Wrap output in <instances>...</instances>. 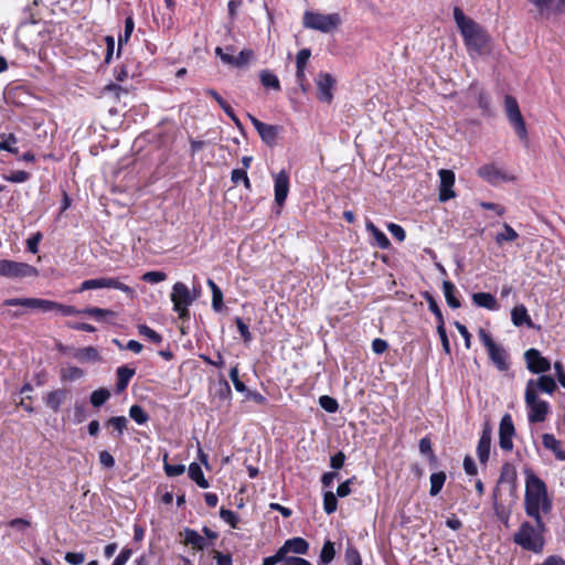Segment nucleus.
<instances>
[{
  "label": "nucleus",
  "mask_w": 565,
  "mask_h": 565,
  "mask_svg": "<svg viewBox=\"0 0 565 565\" xmlns=\"http://www.w3.org/2000/svg\"><path fill=\"white\" fill-rule=\"evenodd\" d=\"M454 20L471 57L481 56L489 51L491 36L481 24L467 17L459 7L454 8Z\"/></svg>",
  "instance_id": "f257e3e1"
},
{
  "label": "nucleus",
  "mask_w": 565,
  "mask_h": 565,
  "mask_svg": "<svg viewBox=\"0 0 565 565\" xmlns=\"http://www.w3.org/2000/svg\"><path fill=\"white\" fill-rule=\"evenodd\" d=\"M524 508L532 519L542 518L552 510V500L548 498L545 482L533 471H526Z\"/></svg>",
  "instance_id": "f03ea898"
},
{
  "label": "nucleus",
  "mask_w": 565,
  "mask_h": 565,
  "mask_svg": "<svg viewBox=\"0 0 565 565\" xmlns=\"http://www.w3.org/2000/svg\"><path fill=\"white\" fill-rule=\"evenodd\" d=\"M534 524L527 521L521 523L519 530L513 535L516 545L525 551L541 554L544 550L546 526L542 518L533 519Z\"/></svg>",
  "instance_id": "7ed1b4c3"
},
{
  "label": "nucleus",
  "mask_w": 565,
  "mask_h": 565,
  "mask_svg": "<svg viewBox=\"0 0 565 565\" xmlns=\"http://www.w3.org/2000/svg\"><path fill=\"white\" fill-rule=\"evenodd\" d=\"M341 24L339 13H321L307 10L302 17V25L306 29L316 30L322 33L333 32Z\"/></svg>",
  "instance_id": "20e7f679"
},
{
  "label": "nucleus",
  "mask_w": 565,
  "mask_h": 565,
  "mask_svg": "<svg viewBox=\"0 0 565 565\" xmlns=\"http://www.w3.org/2000/svg\"><path fill=\"white\" fill-rule=\"evenodd\" d=\"M479 338L488 350V354L492 363L499 371H507L510 366L509 354L502 345L497 344L491 335L484 330H479Z\"/></svg>",
  "instance_id": "39448f33"
},
{
  "label": "nucleus",
  "mask_w": 565,
  "mask_h": 565,
  "mask_svg": "<svg viewBox=\"0 0 565 565\" xmlns=\"http://www.w3.org/2000/svg\"><path fill=\"white\" fill-rule=\"evenodd\" d=\"M171 301L173 310L178 313L180 319H188L190 316L189 307L194 301L195 297L191 295L190 289L183 282H175L172 287Z\"/></svg>",
  "instance_id": "423d86ee"
},
{
  "label": "nucleus",
  "mask_w": 565,
  "mask_h": 565,
  "mask_svg": "<svg viewBox=\"0 0 565 565\" xmlns=\"http://www.w3.org/2000/svg\"><path fill=\"white\" fill-rule=\"evenodd\" d=\"M39 271L35 267L11 259H0V276L7 278H26L35 277Z\"/></svg>",
  "instance_id": "0eeeda50"
},
{
  "label": "nucleus",
  "mask_w": 565,
  "mask_h": 565,
  "mask_svg": "<svg viewBox=\"0 0 565 565\" xmlns=\"http://www.w3.org/2000/svg\"><path fill=\"white\" fill-rule=\"evenodd\" d=\"M524 401L527 408V418L530 423H542L550 413L547 402L540 399L534 393L525 392Z\"/></svg>",
  "instance_id": "6e6552de"
},
{
  "label": "nucleus",
  "mask_w": 565,
  "mask_h": 565,
  "mask_svg": "<svg viewBox=\"0 0 565 565\" xmlns=\"http://www.w3.org/2000/svg\"><path fill=\"white\" fill-rule=\"evenodd\" d=\"M504 108L508 119L514 127L516 135L522 140L526 139V127L516 99L513 96L507 95L504 97Z\"/></svg>",
  "instance_id": "1a4fd4ad"
},
{
  "label": "nucleus",
  "mask_w": 565,
  "mask_h": 565,
  "mask_svg": "<svg viewBox=\"0 0 565 565\" xmlns=\"http://www.w3.org/2000/svg\"><path fill=\"white\" fill-rule=\"evenodd\" d=\"M477 174L491 185H498L502 182H512L515 180L514 175L509 174L507 171L493 163L481 166L478 169Z\"/></svg>",
  "instance_id": "9d476101"
},
{
  "label": "nucleus",
  "mask_w": 565,
  "mask_h": 565,
  "mask_svg": "<svg viewBox=\"0 0 565 565\" xmlns=\"http://www.w3.org/2000/svg\"><path fill=\"white\" fill-rule=\"evenodd\" d=\"M527 370L533 374H543L551 369L550 361L537 349H529L524 353Z\"/></svg>",
  "instance_id": "9b49d317"
},
{
  "label": "nucleus",
  "mask_w": 565,
  "mask_h": 565,
  "mask_svg": "<svg viewBox=\"0 0 565 565\" xmlns=\"http://www.w3.org/2000/svg\"><path fill=\"white\" fill-rule=\"evenodd\" d=\"M3 305L8 307L21 306L31 310L49 312L50 307L52 306V300L42 298H10L6 299Z\"/></svg>",
  "instance_id": "f8f14e48"
},
{
  "label": "nucleus",
  "mask_w": 565,
  "mask_h": 565,
  "mask_svg": "<svg viewBox=\"0 0 565 565\" xmlns=\"http://www.w3.org/2000/svg\"><path fill=\"white\" fill-rule=\"evenodd\" d=\"M557 388L555 380L550 375L541 374L537 379H530L525 385V392H532L539 396V392L552 395Z\"/></svg>",
  "instance_id": "ddd939ff"
},
{
  "label": "nucleus",
  "mask_w": 565,
  "mask_h": 565,
  "mask_svg": "<svg viewBox=\"0 0 565 565\" xmlns=\"http://www.w3.org/2000/svg\"><path fill=\"white\" fill-rule=\"evenodd\" d=\"M318 98L320 102L330 104L333 99L335 79L329 73H319L316 78Z\"/></svg>",
  "instance_id": "4468645a"
},
{
  "label": "nucleus",
  "mask_w": 565,
  "mask_h": 565,
  "mask_svg": "<svg viewBox=\"0 0 565 565\" xmlns=\"http://www.w3.org/2000/svg\"><path fill=\"white\" fill-rule=\"evenodd\" d=\"M439 177V201L447 202L456 196L452 190L455 185V173L452 170L440 169L438 171Z\"/></svg>",
  "instance_id": "2eb2a0df"
},
{
  "label": "nucleus",
  "mask_w": 565,
  "mask_h": 565,
  "mask_svg": "<svg viewBox=\"0 0 565 565\" xmlns=\"http://www.w3.org/2000/svg\"><path fill=\"white\" fill-rule=\"evenodd\" d=\"M247 117L265 143L268 146L276 145L279 131L277 126L265 124L250 114Z\"/></svg>",
  "instance_id": "dca6fc26"
},
{
  "label": "nucleus",
  "mask_w": 565,
  "mask_h": 565,
  "mask_svg": "<svg viewBox=\"0 0 565 565\" xmlns=\"http://www.w3.org/2000/svg\"><path fill=\"white\" fill-rule=\"evenodd\" d=\"M71 398L70 391L66 388H56L47 392L43 396V402L47 408L58 413L61 407Z\"/></svg>",
  "instance_id": "f3484780"
},
{
  "label": "nucleus",
  "mask_w": 565,
  "mask_h": 565,
  "mask_svg": "<svg viewBox=\"0 0 565 565\" xmlns=\"http://www.w3.org/2000/svg\"><path fill=\"white\" fill-rule=\"evenodd\" d=\"M274 182L275 202L281 206L284 205L289 192V175L287 171L281 170L274 174Z\"/></svg>",
  "instance_id": "a211bd4d"
},
{
  "label": "nucleus",
  "mask_w": 565,
  "mask_h": 565,
  "mask_svg": "<svg viewBox=\"0 0 565 565\" xmlns=\"http://www.w3.org/2000/svg\"><path fill=\"white\" fill-rule=\"evenodd\" d=\"M284 559L288 558V553L305 555L308 553L309 544L302 537H294L287 540L281 547L278 548Z\"/></svg>",
  "instance_id": "6ab92c4d"
},
{
  "label": "nucleus",
  "mask_w": 565,
  "mask_h": 565,
  "mask_svg": "<svg viewBox=\"0 0 565 565\" xmlns=\"http://www.w3.org/2000/svg\"><path fill=\"white\" fill-rule=\"evenodd\" d=\"M491 447V428L489 426H484L480 439L477 446V455L479 461L481 463H486L489 459Z\"/></svg>",
  "instance_id": "aec40b11"
},
{
  "label": "nucleus",
  "mask_w": 565,
  "mask_h": 565,
  "mask_svg": "<svg viewBox=\"0 0 565 565\" xmlns=\"http://www.w3.org/2000/svg\"><path fill=\"white\" fill-rule=\"evenodd\" d=\"M511 320L515 327L526 324L529 328H534L531 317L527 313V309L524 305L515 306L511 311Z\"/></svg>",
  "instance_id": "412c9836"
},
{
  "label": "nucleus",
  "mask_w": 565,
  "mask_h": 565,
  "mask_svg": "<svg viewBox=\"0 0 565 565\" xmlns=\"http://www.w3.org/2000/svg\"><path fill=\"white\" fill-rule=\"evenodd\" d=\"M472 302L480 307L486 308L491 311H495L499 309L498 301L493 295L490 292H476L472 295Z\"/></svg>",
  "instance_id": "4be33fe9"
},
{
  "label": "nucleus",
  "mask_w": 565,
  "mask_h": 565,
  "mask_svg": "<svg viewBox=\"0 0 565 565\" xmlns=\"http://www.w3.org/2000/svg\"><path fill=\"white\" fill-rule=\"evenodd\" d=\"M542 444L555 455L556 459L565 461V450L562 449L561 441L557 440L554 435L543 434Z\"/></svg>",
  "instance_id": "5701e85b"
},
{
  "label": "nucleus",
  "mask_w": 565,
  "mask_h": 565,
  "mask_svg": "<svg viewBox=\"0 0 565 565\" xmlns=\"http://www.w3.org/2000/svg\"><path fill=\"white\" fill-rule=\"evenodd\" d=\"M184 544L190 545L192 548L203 551L206 547L205 539L199 532L192 529H184L183 531Z\"/></svg>",
  "instance_id": "b1692460"
},
{
  "label": "nucleus",
  "mask_w": 565,
  "mask_h": 565,
  "mask_svg": "<svg viewBox=\"0 0 565 565\" xmlns=\"http://www.w3.org/2000/svg\"><path fill=\"white\" fill-rule=\"evenodd\" d=\"M117 392H122L127 388L129 381L136 374V370L127 365L119 366L117 369Z\"/></svg>",
  "instance_id": "393cba45"
},
{
  "label": "nucleus",
  "mask_w": 565,
  "mask_h": 565,
  "mask_svg": "<svg viewBox=\"0 0 565 565\" xmlns=\"http://www.w3.org/2000/svg\"><path fill=\"white\" fill-rule=\"evenodd\" d=\"M366 231L372 234L374 238V243L382 249H386L390 247L391 243L387 236L380 231L372 221L367 220L365 223Z\"/></svg>",
  "instance_id": "a878e982"
},
{
  "label": "nucleus",
  "mask_w": 565,
  "mask_h": 565,
  "mask_svg": "<svg viewBox=\"0 0 565 565\" xmlns=\"http://www.w3.org/2000/svg\"><path fill=\"white\" fill-rule=\"evenodd\" d=\"M83 315L94 318L96 321H109L116 317V312L110 309H103L97 307H87L83 309Z\"/></svg>",
  "instance_id": "bb28decb"
},
{
  "label": "nucleus",
  "mask_w": 565,
  "mask_h": 565,
  "mask_svg": "<svg viewBox=\"0 0 565 565\" xmlns=\"http://www.w3.org/2000/svg\"><path fill=\"white\" fill-rule=\"evenodd\" d=\"M74 358L79 362H98L100 361L99 352L94 347L78 349L74 353Z\"/></svg>",
  "instance_id": "cd10ccee"
},
{
  "label": "nucleus",
  "mask_w": 565,
  "mask_h": 565,
  "mask_svg": "<svg viewBox=\"0 0 565 565\" xmlns=\"http://www.w3.org/2000/svg\"><path fill=\"white\" fill-rule=\"evenodd\" d=\"M188 473L191 480H193L200 488H209V481L205 479L202 468L199 463L192 462L189 466Z\"/></svg>",
  "instance_id": "c85d7f7f"
},
{
  "label": "nucleus",
  "mask_w": 565,
  "mask_h": 565,
  "mask_svg": "<svg viewBox=\"0 0 565 565\" xmlns=\"http://www.w3.org/2000/svg\"><path fill=\"white\" fill-rule=\"evenodd\" d=\"M443 291L446 302L450 308L458 309L461 306L459 299L455 296L456 286L451 281L445 280L443 282Z\"/></svg>",
  "instance_id": "c756f323"
},
{
  "label": "nucleus",
  "mask_w": 565,
  "mask_h": 565,
  "mask_svg": "<svg viewBox=\"0 0 565 565\" xmlns=\"http://www.w3.org/2000/svg\"><path fill=\"white\" fill-rule=\"evenodd\" d=\"M18 139L12 132H1L0 134V150L8 151L10 153L17 154L19 153V149L17 147Z\"/></svg>",
  "instance_id": "7c9ffc66"
},
{
  "label": "nucleus",
  "mask_w": 565,
  "mask_h": 565,
  "mask_svg": "<svg viewBox=\"0 0 565 565\" xmlns=\"http://www.w3.org/2000/svg\"><path fill=\"white\" fill-rule=\"evenodd\" d=\"M259 79L264 87L274 89L276 92L280 90V82L276 74H274L269 70H263L259 73Z\"/></svg>",
  "instance_id": "2f4dec72"
},
{
  "label": "nucleus",
  "mask_w": 565,
  "mask_h": 565,
  "mask_svg": "<svg viewBox=\"0 0 565 565\" xmlns=\"http://www.w3.org/2000/svg\"><path fill=\"white\" fill-rule=\"evenodd\" d=\"M335 556L334 543L330 540L326 541L320 555H319V565H328L330 564Z\"/></svg>",
  "instance_id": "473e14b6"
},
{
  "label": "nucleus",
  "mask_w": 565,
  "mask_h": 565,
  "mask_svg": "<svg viewBox=\"0 0 565 565\" xmlns=\"http://www.w3.org/2000/svg\"><path fill=\"white\" fill-rule=\"evenodd\" d=\"M470 92H472L476 95L478 106L482 109V111L490 113L491 102L487 93L476 85L470 86Z\"/></svg>",
  "instance_id": "72a5a7b5"
},
{
  "label": "nucleus",
  "mask_w": 565,
  "mask_h": 565,
  "mask_svg": "<svg viewBox=\"0 0 565 565\" xmlns=\"http://www.w3.org/2000/svg\"><path fill=\"white\" fill-rule=\"evenodd\" d=\"M446 481V473L440 471V472H435L430 476V490H429V494L431 497H435L437 495L443 487H444V483Z\"/></svg>",
  "instance_id": "f704fd0d"
},
{
  "label": "nucleus",
  "mask_w": 565,
  "mask_h": 565,
  "mask_svg": "<svg viewBox=\"0 0 565 565\" xmlns=\"http://www.w3.org/2000/svg\"><path fill=\"white\" fill-rule=\"evenodd\" d=\"M503 227V232L502 233H498L495 235V243L501 245L503 242H514L518 237H519V234L516 233V231L511 227L509 224L504 223L502 225Z\"/></svg>",
  "instance_id": "c9c22d12"
},
{
  "label": "nucleus",
  "mask_w": 565,
  "mask_h": 565,
  "mask_svg": "<svg viewBox=\"0 0 565 565\" xmlns=\"http://www.w3.org/2000/svg\"><path fill=\"white\" fill-rule=\"evenodd\" d=\"M100 288H108V277L84 280L81 284L78 291L82 292L85 290L100 289Z\"/></svg>",
  "instance_id": "e433bc0d"
},
{
  "label": "nucleus",
  "mask_w": 565,
  "mask_h": 565,
  "mask_svg": "<svg viewBox=\"0 0 565 565\" xmlns=\"http://www.w3.org/2000/svg\"><path fill=\"white\" fill-rule=\"evenodd\" d=\"M84 376V371L77 366L68 365L61 370V380L62 381H76Z\"/></svg>",
  "instance_id": "4c0bfd02"
},
{
  "label": "nucleus",
  "mask_w": 565,
  "mask_h": 565,
  "mask_svg": "<svg viewBox=\"0 0 565 565\" xmlns=\"http://www.w3.org/2000/svg\"><path fill=\"white\" fill-rule=\"evenodd\" d=\"M50 311H55L58 315L62 316H76V315H83V309H76L73 306H67L63 303H58L55 301H52V306L50 307Z\"/></svg>",
  "instance_id": "58836bf2"
},
{
  "label": "nucleus",
  "mask_w": 565,
  "mask_h": 565,
  "mask_svg": "<svg viewBox=\"0 0 565 565\" xmlns=\"http://www.w3.org/2000/svg\"><path fill=\"white\" fill-rule=\"evenodd\" d=\"M110 397V392L107 388H98L90 394V403L94 407H100Z\"/></svg>",
  "instance_id": "ea45409f"
},
{
  "label": "nucleus",
  "mask_w": 565,
  "mask_h": 565,
  "mask_svg": "<svg viewBox=\"0 0 565 565\" xmlns=\"http://www.w3.org/2000/svg\"><path fill=\"white\" fill-rule=\"evenodd\" d=\"M232 396V390L226 380H221L215 390V397L223 402H228Z\"/></svg>",
  "instance_id": "a19ab883"
},
{
  "label": "nucleus",
  "mask_w": 565,
  "mask_h": 565,
  "mask_svg": "<svg viewBox=\"0 0 565 565\" xmlns=\"http://www.w3.org/2000/svg\"><path fill=\"white\" fill-rule=\"evenodd\" d=\"M167 459H168V454H166L163 457V469L168 477H178V476H181L182 473H184V471H185L184 465H181V463L170 465V463H168Z\"/></svg>",
  "instance_id": "79ce46f5"
},
{
  "label": "nucleus",
  "mask_w": 565,
  "mask_h": 565,
  "mask_svg": "<svg viewBox=\"0 0 565 565\" xmlns=\"http://www.w3.org/2000/svg\"><path fill=\"white\" fill-rule=\"evenodd\" d=\"M514 425L509 414H505L500 422L499 436H513Z\"/></svg>",
  "instance_id": "37998d69"
},
{
  "label": "nucleus",
  "mask_w": 565,
  "mask_h": 565,
  "mask_svg": "<svg viewBox=\"0 0 565 565\" xmlns=\"http://www.w3.org/2000/svg\"><path fill=\"white\" fill-rule=\"evenodd\" d=\"M338 508V500L333 492L328 491L323 494V510L327 514H332Z\"/></svg>",
  "instance_id": "c03bdc74"
},
{
  "label": "nucleus",
  "mask_w": 565,
  "mask_h": 565,
  "mask_svg": "<svg viewBox=\"0 0 565 565\" xmlns=\"http://www.w3.org/2000/svg\"><path fill=\"white\" fill-rule=\"evenodd\" d=\"M129 416L139 425L148 422L149 416L139 405H132L129 409Z\"/></svg>",
  "instance_id": "a18cd8bd"
},
{
  "label": "nucleus",
  "mask_w": 565,
  "mask_h": 565,
  "mask_svg": "<svg viewBox=\"0 0 565 565\" xmlns=\"http://www.w3.org/2000/svg\"><path fill=\"white\" fill-rule=\"evenodd\" d=\"M108 288L120 290L125 292L129 298H135L136 296L135 290L131 287L119 281L118 278L108 277Z\"/></svg>",
  "instance_id": "49530a36"
},
{
  "label": "nucleus",
  "mask_w": 565,
  "mask_h": 565,
  "mask_svg": "<svg viewBox=\"0 0 565 565\" xmlns=\"http://www.w3.org/2000/svg\"><path fill=\"white\" fill-rule=\"evenodd\" d=\"M134 28H135V22H134V19L132 17H127L126 20H125V31L122 34L119 35L118 38V46L119 49L121 47V45L124 43H127L134 32Z\"/></svg>",
  "instance_id": "de8ad7c7"
},
{
  "label": "nucleus",
  "mask_w": 565,
  "mask_h": 565,
  "mask_svg": "<svg viewBox=\"0 0 565 565\" xmlns=\"http://www.w3.org/2000/svg\"><path fill=\"white\" fill-rule=\"evenodd\" d=\"M319 405L328 413H335L339 408L337 399L329 395L320 396Z\"/></svg>",
  "instance_id": "09e8293b"
},
{
  "label": "nucleus",
  "mask_w": 565,
  "mask_h": 565,
  "mask_svg": "<svg viewBox=\"0 0 565 565\" xmlns=\"http://www.w3.org/2000/svg\"><path fill=\"white\" fill-rule=\"evenodd\" d=\"M220 516L221 519L226 522L227 524L231 525V527L233 529H236L238 526V523H239V518L238 515L233 512L232 510H227V509H224L222 508L220 510Z\"/></svg>",
  "instance_id": "8fccbe9b"
},
{
  "label": "nucleus",
  "mask_w": 565,
  "mask_h": 565,
  "mask_svg": "<svg viewBox=\"0 0 565 565\" xmlns=\"http://www.w3.org/2000/svg\"><path fill=\"white\" fill-rule=\"evenodd\" d=\"M138 331L153 343H160L162 341V335L146 324L138 326Z\"/></svg>",
  "instance_id": "3c124183"
},
{
  "label": "nucleus",
  "mask_w": 565,
  "mask_h": 565,
  "mask_svg": "<svg viewBox=\"0 0 565 565\" xmlns=\"http://www.w3.org/2000/svg\"><path fill=\"white\" fill-rule=\"evenodd\" d=\"M231 180L233 183L243 182L247 190H250L252 184L244 169H234L231 173Z\"/></svg>",
  "instance_id": "603ef678"
},
{
  "label": "nucleus",
  "mask_w": 565,
  "mask_h": 565,
  "mask_svg": "<svg viewBox=\"0 0 565 565\" xmlns=\"http://www.w3.org/2000/svg\"><path fill=\"white\" fill-rule=\"evenodd\" d=\"M345 562L348 565H362V558L359 551L349 545L345 551Z\"/></svg>",
  "instance_id": "864d4df0"
},
{
  "label": "nucleus",
  "mask_w": 565,
  "mask_h": 565,
  "mask_svg": "<svg viewBox=\"0 0 565 565\" xmlns=\"http://www.w3.org/2000/svg\"><path fill=\"white\" fill-rule=\"evenodd\" d=\"M230 379L233 382V385L237 392L245 393L247 392L246 385L238 377V366L234 365L230 370Z\"/></svg>",
  "instance_id": "5fc2aeb1"
},
{
  "label": "nucleus",
  "mask_w": 565,
  "mask_h": 565,
  "mask_svg": "<svg viewBox=\"0 0 565 565\" xmlns=\"http://www.w3.org/2000/svg\"><path fill=\"white\" fill-rule=\"evenodd\" d=\"M531 2L537 10L541 17H546L548 14L550 8L553 3V0H527Z\"/></svg>",
  "instance_id": "6e6d98bb"
},
{
  "label": "nucleus",
  "mask_w": 565,
  "mask_h": 565,
  "mask_svg": "<svg viewBox=\"0 0 565 565\" xmlns=\"http://www.w3.org/2000/svg\"><path fill=\"white\" fill-rule=\"evenodd\" d=\"M437 333L440 338L443 350L445 351L446 354H450L451 353L450 342H449V339H448V335H447V332L445 329V323H438Z\"/></svg>",
  "instance_id": "4d7b16f0"
},
{
  "label": "nucleus",
  "mask_w": 565,
  "mask_h": 565,
  "mask_svg": "<svg viewBox=\"0 0 565 565\" xmlns=\"http://www.w3.org/2000/svg\"><path fill=\"white\" fill-rule=\"evenodd\" d=\"M142 280L150 284H158L167 279V275L163 271H147L141 277Z\"/></svg>",
  "instance_id": "13d9d810"
},
{
  "label": "nucleus",
  "mask_w": 565,
  "mask_h": 565,
  "mask_svg": "<svg viewBox=\"0 0 565 565\" xmlns=\"http://www.w3.org/2000/svg\"><path fill=\"white\" fill-rule=\"evenodd\" d=\"M107 424L114 427L119 434L126 429L128 419L125 416H115L108 419Z\"/></svg>",
  "instance_id": "bf43d9fd"
},
{
  "label": "nucleus",
  "mask_w": 565,
  "mask_h": 565,
  "mask_svg": "<svg viewBox=\"0 0 565 565\" xmlns=\"http://www.w3.org/2000/svg\"><path fill=\"white\" fill-rule=\"evenodd\" d=\"M29 178H30V173H28L23 170L13 171L9 175H4V179L12 183H23V182L28 181Z\"/></svg>",
  "instance_id": "052dcab7"
},
{
  "label": "nucleus",
  "mask_w": 565,
  "mask_h": 565,
  "mask_svg": "<svg viewBox=\"0 0 565 565\" xmlns=\"http://www.w3.org/2000/svg\"><path fill=\"white\" fill-rule=\"evenodd\" d=\"M426 300L428 302L429 310L435 315V317L437 318L438 323H445L444 322L443 313H441V311H440L436 300L434 299V297L430 296V295H427L426 296Z\"/></svg>",
  "instance_id": "680f3d73"
},
{
  "label": "nucleus",
  "mask_w": 565,
  "mask_h": 565,
  "mask_svg": "<svg viewBox=\"0 0 565 565\" xmlns=\"http://www.w3.org/2000/svg\"><path fill=\"white\" fill-rule=\"evenodd\" d=\"M311 56L309 49H302L297 53L296 66L297 68H306V65Z\"/></svg>",
  "instance_id": "e2e57ef3"
},
{
  "label": "nucleus",
  "mask_w": 565,
  "mask_h": 565,
  "mask_svg": "<svg viewBox=\"0 0 565 565\" xmlns=\"http://www.w3.org/2000/svg\"><path fill=\"white\" fill-rule=\"evenodd\" d=\"M235 323L243 340L245 342H249L252 340V333L248 326L241 318H236Z\"/></svg>",
  "instance_id": "0e129e2a"
},
{
  "label": "nucleus",
  "mask_w": 565,
  "mask_h": 565,
  "mask_svg": "<svg viewBox=\"0 0 565 565\" xmlns=\"http://www.w3.org/2000/svg\"><path fill=\"white\" fill-rule=\"evenodd\" d=\"M387 230L398 242H403L406 237L404 228L398 224L390 223Z\"/></svg>",
  "instance_id": "69168bd1"
},
{
  "label": "nucleus",
  "mask_w": 565,
  "mask_h": 565,
  "mask_svg": "<svg viewBox=\"0 0 565 565\" xmlns=\"http://www.w3.org/2000/svg\"><path fill=\"white\" fill-rule=\"evenodd\" d=\"M41 239H42V234L40 232L33 234L30 238H28V241H26L28 250L33 254H36L39 250V243L41 242Z\"/></svg>",
  "instance_id": "338daca9"
},
{
  "label": "nucleus",
  "mask_w": 565,
  "mask_h": 565,
  "mask_svg": "<svg viewBox=\"0 0 565 565\" xmlns=\"http://www.w3.org/2000/svg\"><path fill=\"white\" fill-rule=\"evenodd\" d=\"M132 555V550L125 547L121 550V552L118 554V556L114 559L113 565H126V563L129 561V558Z\"/></svg>",
  "instance_id": "774afa93"
}]
</instances>
